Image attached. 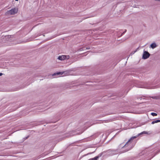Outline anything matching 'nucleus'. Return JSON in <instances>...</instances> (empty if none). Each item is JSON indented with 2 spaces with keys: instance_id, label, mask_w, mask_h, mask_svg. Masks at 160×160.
<instances>
[{
  "instance_id": "1",
  "label": "nucleus",
  "mask_w": 160,
  "mask_h": 160,
  "mask_svg": "<svg viewBox=\"0 0 160 160\" xmlns=\"http://www.w3.org/2000/svg\"><path fill=\"white\" fill-rule=\"evenodd\" d=\"M18 12V8H14L8 11L5 13V15L7 16H9L13 15L16 13Z\"/></svg>"
},
{
  "instance_id": "3",
  "label": "nucleus",
  "mask_w": 160,
  "mask_h": 160,
  "mask_svg": "<svg viewBox=\"0 0 160 160\" xmlns=\"http://www.w3.org/2000/svg\"><path fill=\"white\" fill-rule=\"evenodd\" d=\"M136 138L135 137H133L131 138L128 141V142L126 143L124 147H126L128 146V145L129 144L131 143L130 142L131 140H132L134 138Z\"/></svg>"
},
{
  "instance_id": "2",
  "label": "nucleus",
  "mask_w": 160,
  "mask_h": 160,
  "mask_svg": "<svg viewBox=\"0 0 160 160\" xmlns=\"http://www.w3.org/2000/svg\"><path fill=\"white\" fill-rule=\"evenodd\" d=\"M149 56V53L148 52L145 51L143 54L142 57L144 59H146L148 58Z\"/></svg>"
},
{
  "instance_id": "7",
  "label": "nucleus",
  "mask_w": 160,
  "mask_h": 160,
  "mask_svg": "<svg viewBox=\"0 0 160 160\" xmlns=\"http://www.w3.org/2000/svg\"><path fill=\"white\" fill-rule=\"evenodd\" d=\"M156 45L155 43H152L151 45V47L152 48H156Z\"/></svg>"
},
{
  "instance_id": "4",
  "label": "nucleus",
  "mask_w": 160,
  "mask_h": 160,
  "mask_svg": "<svg viewBox=\"0 0 160 160\" xmlns=\"http://www.w3.org/2000/svg\"><path fill=\"white\" fill-rule=\"evenodd\" d=\"M66 58V56L65 55H62L59 56L58 58V59L60 60H65Z\"/></svg>"
},
{
  "instance_id": "11",
  "label": "nucleus",
  "mask_w": 160,
  "mask_h": 160,
  "mask_svg": "<svg viewBox=\"0 0 160 160\" xmlns=\"http://www.w3.org/2000/svg\"><path fill=\"white\" fill-rule=\"evenodd\" d=\"M90 49V48H86V49Z\"/></svg>"
},
{
  "instance_id": "5",
  "label": "nucleus",
  "mask_w": 160,
  "mask_h": 160,
  "mask_svg": "<svg viewBox=\"0 0 160 160\" xmlns=\"http://www.w3.org/2000/svg\"><path fill=\"white\" fill-rule=\"evenodd\" d=\"M65 72H58L57 73H55L54 74L52 75L53 76H54V75H62V74L64 73Z\"/></svg>"
},
{
  "instance_id": "12",
  "label": "nucleus",
  "mask_w": 160,
  "mask_h": 160,
  "mask_svg": "<svg viewBox=\"0 0 160 160\" xmlns=\"http://www.w3.org/2000/svg\"><path fill=\"white\" fill-rule=\"evenodd\" d=\"M65 76V75H62L63 76Z\"/></svg>"
},
{
  "instance_id": "6",
  "label": "nucleus",
  "mask_w": 160,
  "mask_h": 160,
  "mask_svg": "<svg viewBox=\"0 0 160 160\" xmlns=\"http://www.w3.org/2000/svg\"><path fill=\"white\" fill-rule=\"evenodd\" d=\"M158 122H160V120H154L152 122V124H154L155 123H158Z\"/></svg>"
},
{
  "instance_id": "9",
  "label": "nucleus",
  "mask_w": 160,
  "mask_h": 160,
  "mask_svg": "<svg viewBox=\"0 0 160 160\" xmlns=\"http://www.w3.org/2000/svg\"><path fill=\"white\" fill-rule=\"evenodd\" d=\"M151 115L153 116H156L157 115V113L154 112H152Z\"/></svg>"
},
{
  "instance_id": "10",
  "label": "nucleus",
  "mask_w": 160,
  "mask_h": 160,
  "mask_svg": "<svg viewBox=\"0 0 160 160\" xmlns=\"http://www.w3.org/2000/svg\"><path fill=\"white\" fill-rule=\"evenodd\" d=\"M2 73H0V76H2Z\"/></svg>"
},
{
  "instance_id": "8",
  "label": "nucleus",
  "mask_w": 160,
  "mask_h": 160,
  "mask_svg": "<svg viewBox=\"0 0 160 160\" xmlns=\"http://www.w3.org/2000/svg\"><path fill=\"white\" fill-rule=\"evenodd\" d=\"M99 158L98 156H96L94 158H90L91 160H97L98 158Z\"/></svg>"
}]
</instances>
